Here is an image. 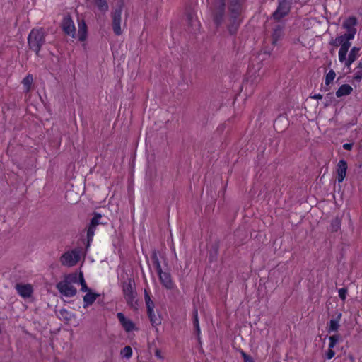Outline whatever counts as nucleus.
<instances>
[{
  "label": "nucleus",
  "instance_id": "1",
  "mask_svg": "<svg viewBox=\"0 0 362 362\" xmlns=\"http://www.w3.org/2000/svg\"><path fill=\"white\" fill-rule=\"evenodd\" d=\"M243 0H228V11L226 13V0H212L210 7L211 16L216 28L223 25L231 35H236L241 23L240 14Z\"/></svg>",
  "mask_w": 362,
  "mask_h": 362
},
{
  "label": "nucleus",
  "instance_id": "2",
  "mask_svg": "<svg viewBox=\"0 0 362 362\" xmlns=\"http://www.w3.org/2000/svg\"><path fill=\"white\" fill-rule=\"evenodd\" d=\"M46 35L43 28H33L28 35V46L37 55H39L41 47L45 43Z\"/></svg>",
  "mask_w": 362,
  "mask_h": 362
},
{
  "label": "nucleus",
  "instance_id": "3",
  "mask_svg": "<svg viewBox=\"0 0 362 362\" xmlns=\"http://www.w3.org/2000/svg\"><path fill=\"white\" fill-rule=\"evenodd\" d=\"M122 293L127 304L134 310L137 309L136 292L134 281L130 278L122 282Z\"/></svg>",
  "mask_w": 362,
  "mask_h": 362
},
{
  "label": "nucleus",
  "instance_id": "4",
  "mask_svg": "<svg viewBox=\"0 0 362 362\" xmlns=\"http://www.w3.org/2000/svg\"><path fill=\"white\" fill-rule=\"evenodd\" d=\"M124 7V3L123 1H119L117 3V6L110 13L111 17V25L112 28L113 33L115 35H121L122 34V30L121 28L122 23V13Z\"/></svg>",
  "mask_w": 362,
  "mask_h": 362
},
{
  "label": "nucleus",
  "instance_id": "5",
  "mask_svg": "<svg viewBox=\"0 0 362 362\" xmlns=\"http://www.w3.org/2000/svg\"><path fill=\"white\" fill-rule=\"evenodd\" d=\"M61 27L63 32L73 38L76 37V30L73 19L70 15H66L63 18L61 23Z\"/></svg>",
  "mask_w": 362,
  "mask_h": 362
},
{
  "label": "nucleus",
  "instance_id": "6",
  "mask_svg": "<svg viewBox=\"0 0 362 362\" xmlns=\"http://www.w3.org/2000/svg\"><path fill=\"white\" fill-rule=\"evenodd\" d=\"M79 253L76 250H71L64 253L61 258L60 262L62 265L66 267H73L79 261Z\"/></svg>",
  "mask_w": 362,
  "mask_h": 362
},
{
  "label": "nucleus",
  "instance_id": "7",
  "mask_svg": "<svg viewBox=\"0 0 362 362\" xmlns=\"http://www.w3.org/2000/svg\"><path fill=\"white\" fill-rule=\"evenodd\" d=\"M56 288L62 296L66 297H74L77 293L76 288L73 285L66 284L62 281L57 284Z\"/></svg>",
  "mask_w": 362,
  "mask_h": 362
},
{
  "label": "nucleus",
  "instance_id": "8",
  "mask_svg": "<svg viewBox=\"0 0 362 362\" xmlns=\"http://www.w3.org/2000/svg\"><path fill=\"white\" fill-rule=\"evenodd\" d=\"M291 9V4L279 1L276 10L274 12L272 16L275 20L279 21L285 16L288 15Z\"/></svg>",
  "mask_w": 362,
  "mask_h": 362
},
{
  "label": "nucleus",
  "instance_id": "9",
  "mask_svg": "<svg viewBox=\"0 0 362 362\" xmlns=\"http://www.w3.org/2000/svg\"><path fill=\"white\" fill-rule=\"evenodd\" d=\"M15 288L18 293L24 298L30 297L33 292V286L30 284H16Z\"/></svg>",
  "mask_w": 362,
  "mask_h": 362
},
{
  "label": "nucleus",
  "instance_id": "10",
  "mask_svg": "<svg viewBox=\"0 0 362 362\" xmlns=\"http://www.w3.org/2000/svg\"><path fill=\"white\" fill-rule=\"evenodd\" d=\"M117 317L126 332H129L135 329L134 323L131 320L127 318L123 313H118Z\"/></svg>",
  "mask_w": 362,
  "mask_h": 362
},
{
  "label": "nucleus",
  "instance_id": "11",
  "mask_svg": "<svg viewBox=\"0 0 362 362\" xmlns=\"http://www.w3.org/2000/svg\"><path fill=\"white\" fill-rule=\"evenodd\" d=\"M347 170V163L345 160H341L339 161L337 168V181L341 182L346 177Z\"/></svg>",
  "mask_w": 362,
  "mask_h": 362
},
{
  "label": "nucleus",
  "instance_id": "12",
  "mask_svg": "<svg viewBox=\"0 0 362 362\" xmlns=\"http://www.w3.org/2000/svg\"><path fill=\"white\" fill-rule=\"evenodd\" d=\"M159 276V279L160 283L165 286L166 288H173V281L171 280V276L168 272H158Z\"/></svg>",
  "mask_w": 362,
  "mask_h": 362
},
{
  "label": "nucleus",
  "instance_id": "13",
  "mask_svg": "<svg viewBox=\"0 0 362 362\" xmlns=\"http://www.w3.org/2000/svg\"><path fill=\"white\" fill-rule=\"evenodd\" d=\"M284 35V27L281 25H276L273 28L272 34V43L275 45Z\"/></svg>",
  "mask_w": 362,
  "mask_h": 362
},
{
  "label": "nucleus",
  "instance_id": "14",
  "mask_svg": "<svg viewBox=\"0 0 362 362\" xmlns=\"http://www.w3.org/2000/svg\"><path fill=\"white\" fill-rule=\"evenodd\" d=\"M78 38L81 42L86 40L87 37V25L83 19L78 20Z\"/></svg>",
  "mask_w": 362,
  "mask_h": 362
},
{
  "label": "nucleus",
  "instance_id": "15",
  "mask_svg": "<svg viewBox=\"0 0 362 362\" xmlns=\"http://www.w3.org/2000/svg\"><path fill=\"white\" fill-rule=\"evenodd\" d=\"M99 296V294L93 293L91 291L87 292L83 296V308H86L89 305H91Z\"/></svg>",
  "mask_w": 362,
  "mask_h": 362
},
{
  "label": "nucleus",
  "instance_id": "16",
  "mask_svg": "<svg viewBox=\"0 0 362 362\" xmlns=\"http://www.w3.org/2000/svg\"><path fill=\"white\" fill-rule=\"evenodd\" d=\"M341 313H337L336 317L330 320L329 325L327 329V332L329 333H331L332 332H337L339 329V321L341 318Z\"/></svg>",
  "mask_w": 362,
  "mask_h": 362
},
{
  "label": "nucleus",
  "instance_id": "17",
  "mask_svg": "<svg viewBox=\"0 0 362 362\" xmlns=\"http://www.w3.org/2000/svg\"><path fill=\"white\" fill-rule=\"evenodd\" d=\"M359 50L360 49L356 47H354L349 54V57L348 58L346 59V62H345V66H347V67H349L351 66V64L358 59V57H359Z\"/></svg>",
  "mask_w": 362,
  "mask_h": 362
},
{
  "label": "nucleus",
  "instance_id": "18",
  "mask_svg": "<svg viewBox=\"0 0 362 362\" xmlns=\"http://www.w3.org/2000/svg\"><path fill=\"white\" fill-rule=\"evenodd\" d=\"M357 21L355 17H349L343 23V27L347 30L348 33H351V31L354 32V35L356 33V29L354 28Z\"/></svg>",
  "mask_w": 362,
  "mask_h": 362
},
{
  "label": "nucleus",
  "instance_id": "19",
  "mask_svg": "<svg viewBox=\"0 0 362 362\" xmlns=\"http://www.w3.org/2000/svg\"><path fill=\"white\" fill-rule=\"evenodd\" d=\"M93 2L98 11L103 13H105L109 10L107 0H93Z\"/></svg>",
  "mask_w": 362,
  "mask_h": 362
},
{
  "label": "nucleus",
  "instance_id": "20",
  "mask_svg": "<svg viewBox=\"0 0 362 362\" xmlns=\"http://www.w3.org/2000/svg\"><path fill=\"white\" fill-rule=\"evenodd\" d=\"M354 37V32L351 31V33H345L342 35L338 37L339 40L340 46L342 45H351V42H349Z\"/></svg>",
  "mask_w": 362,
  "mask_h": 362
},
{
  "label": "nucleus",
  "instance_id": "21",
  "mask_svg": "<svg viewBox=\"0 0 362 362\" xmlns=\"http://www.w3.org/2000/svg\"><path fill=\"white\" fill-rule=\"evenodd\" d=\"M352 90H353V88L351 86H349L348 84H344V85L341 86L339 88V89L337 90L336 95L338 98H340V97H342L344 95H348L351 93Z\"/></svg>",
  "mask_w": 362,
  "mask_h": 362
},
{
  "label": "nucleus",
  "instance_id": "22",
  "mask_svg": "<svg viewBox=\"0 0 362 362\" xmlns=\"http://www.w3.org/2000/svg\"><path fill=\"white\" fill-rule=\"evenodd\" d=\"M192 317H193V325L194 328L195 333L197 334L198 340L200 339V327L199 323V318H198V311L197 309H194L192 313Z\"/></svg>",
  "mask_w": 362,
  "mask_h": 362
},
{
  "label": "nucleus",
  "instance_id": "23",
  "mask_svg": "<svg viewBox=\"0 0 362 362\" xmlns=\"http://www.w3.org/2000/svg\"><path fill=\"white\" fill-rule=\"evenodd\" d=\"M144 300H145V303H146V306L147 308V311L151 312L153 310V309L154 308L155 305L151 298L150 292L148 291H147L146 289L144 290Z\"/></svg>",
  "mask_w": 362,
  "mask_h": 362
},
{
  "label": "nucleus",
  "instance_id": "24",
  "mask_svg": "<svg viewBox=\"0 0 362 362\" xmlns=\"http://www.w3.org/2000/svg\"><path fill=\"white\" fill-rule=\"evenodd\" d=\"M351 45H342L341 46L339 51V60L340 62H346V54L348 52L349 49L350 48Z\"/></svg>",
  "mask_w": 362,
  "mask_h": 362
},
{
  "label": "nucleus",
  "instance_id": "25",
  "mask_svg": "<svg viewBox=\"0 0 362 362\" xmlns=\"http://www.w3.org/2000/svg\"><path fill=\"white\" fill-rule=\"evenodd\" d=\"M79 281V275L76 273H71L64 276V280L62 281L66 282V284L72 285V284L78 283Z\"/></svg>",
  "mask_w": 362,
  "mask_h": 362
},
{
  "label": "nucleus",
  "instance_id": "26",
  "mask_svg": "<svg viewBox=\"0 0 362 362\" xmlns=\"http://www.w3.org/2000/svg\"><path fill=\"white\" fill-rule=\"evenodd\" d=\"M147 313H148V316L149 317V320H150V321L151 322V325L153 327H156V326L159 325L161 323V320H160V317L157 316L155 314L153 310L151 312L147 311Z\"/></svg>",
  "mask_w": 362,
  "mask_h": 362
},
{
  "label": "nucleus",
  "instance_id": "27",
  "mask_svg": "<svg viewBox=\"0 0 362 362\" xmlns=\"http://www.w3.org/2000/svg\"><path fill=\"white\" fill-rule=\"evenodd\" d=\"M97 226H93L91 223H89L88 229H87V246L90 245V243L93 240V238L95 234V230Z\"/></svg>",
  "mask_w": 362,
  "mask_h": 362
},
{
  "label": "nucleus",
  "instance_id": "28",
  "mask_svg": "<svg viewBox=\"0 0 362 362\" xmlns=\"http://www.w3.org/2000/svg\"><path fill=\"white\" fill-rule=\"evenodd\" d=\"M72 317V313L68 311L66 309H61L59 312V317L64 321H70Z\"/></svg>",
  "mask_w": 362,
  "mask_h": 362
},
{
  "label": "nucleus",
  "instance_id": "29",
  "mask_svg": "<svg viewBox=\"0 0 362 362\" xmlns=\"http://www.w3.org/2000/svg\"><path fill=\"white\" fill-rule=\"evenodd\" d=\"M341 228V220L338 217L334 218L330 224V230L332 232L338 231Z\"/></svg>",
  "mask_w": 362,
  "mask_h": 362
},
{
  "label": "nucleus",
  "instance_id": "30",
  "mask_svg": "<svg viewBox=\"0 0 362 362\" xmlns=\"http://www.w3.org/2000/svg\"><path fill=\"white\" fill-rule=\"evenodd\" d=\"M354 79L360 82L362 79V61H361L356 67V71L354 76Z\"/></svg>",
  "mask_w": 362,
  "mask_h": 362
},
{
  "label": "nucleus",
  "instance_id": "31",
  "mask_svg": "<svg viewBox=\"0 0 362 362\" xmlns=\"http://www.w3.org/2000/svg\"><path fill=\"white\" fill-rule=\"evenodd\" d=\"M151 258H152V261H153V265L155 266L157 273L159 272H161V270H162L161 265L160 264V262H159V259H158L156 252H154L153 253Z\"/></svg>",
  "mask_w": 362,
  "mask_h": 362
},
{
  "label": "nucleus",
  "instance_id": "32",
  "mask_svg": "<svg viewBox=\"0 0 362 362\" xmlns=\"http://www.w3.org/2000/svg\"><path fill=\"white\" fill-rule=\"evenodd\" d=\"M79 281V283H80V284L81 286V291H83V292H88V291H91L87 286V284H86V283L85 281V279L83 278V274L82 272H80V274H79V281Z\"/></svg>",
  "mask_w": 362,
  "mask_h": 362
},
{
  "label": "nucleus",
  "instance_id": "33",
  "mask_svg": "<svg viewBox=\"0 0 362 362\" xmlns=\"http://www.w3.org/2000/svg\"><path fill=\"white\" fill-rule=\"evenodd\" d=\"M341 339V337L339 334H334L332 336H330L329 337V348H334L337 343Z\"/></svg>",
  "mask_w": 362,
  "mask_h": 362
},
{
  "label": "nucleus",
  "instance_id": "34",
  "mask_svg": "<svg viewBox=\"0 0 362 362\" xmlns=\"http://www.w3.org/2000/svg\"><path fill=\"white\" fill-rule=\"evenodd\" d=\"M120 354L122 357L129 358L132 355V349L129 346H126L121 350Z\"/></svg>",
  "mask_w": 362,
  "mask_h": 362
},
{
  "label": "nucleus",
  "instance_id": "35",
  "mask_svg": "<svg viewBox=\"0 0 362 362\" xmlns=\"http://www.w3.org/2000/svg\"><path fill=\"white\" fill-rule=\"evenodd\" d=\"M33 76L30 75V74H28V76H26L23 79V84L24 85V86L26 87L27 88V90H28L30 88V86L33 83Z\"/></svg>",
  "mask_w": 362,
  "mask_h": 362
},
{
  "label": "nucleus",
  "instance_id": "36",
  "mask_svg": "<svg viewBox=\"0 0 362 362\" xmlns=\"http://www.w3.org/2000/svg\"><path fill=\"white\" fill-rule=\"evenodd\" d=\"M335 76H336L335 72L332 69L330 70L326 75L325 84L329 85V83H331L333 81V80L334 79Z\"/></svg>",
  "mask_w": 362,
  "mask_h": 362
},
{
  "label": "nucleus",
  "instance_id": "37",
  "mask_svg": "<svg viewBox=\"0 0 362 362\" xmlns=\"http://www.w3.org/2000/svg\"><path fill=\"white\" fill-rule=\"evenodd\" d=\"M102 216L98 213H95L94 216L90 220V223L92 224L93 226H98L100 223V220L101 219Z\"/></svg>",
  "mask_w": 362,
  "mask_h": 362
},
{
  "label": "nucleus",
  "instance_id": "38",
  "mask_svg": "<svg viewBox=\"0 0 362 362\" xmlns=\"http://www.w3.org/2000/svg\"><path fill=\"white\" fill-rule=\"evenodd\" d=\"M347 289L345 288L339 290V296L341 300H345L346 298Z\"/></svg>",
  "mask_w": 362,
  "mask_h": 362
},
{
  "label": "nucleus",
  "instance_id": "39",
  "mask_svg": "<svg viewBox=\"0 0 362 362\" xmlns=\"http://www.w3.org/2000/svg\"><path fill=\"white\" fill-rule=\"evenodd\" d=\"M333 348H329L327 352L326 353V358L327 359H331L332 358L334 355H335V352L334 350H332Z\"/></svg>",
  "mask_w": 362,
  "mask_h": 362
},
{
  "label": "nucleus",
  "instance_id": "40",
  "mask_svg": "<svg viewBox=\"0 0 362 362\" xmlns=\"http://www.w3.org/2000/svg\"><path fill=\"white\" fill-rule=\"evenodd\" d=\"M242 356L243 357L244 362H254L252 357L243 351L242 352Z\"/></svg>",
  "mask_w": 362,
  "mask_h": 362
},
{
  "label": "nucleus",
  "instance_id": "41",
  "mask_svg": "<svg viewBox=\"0 0 362 362\" xmlns=\"http://www.w3.org/2000/svg\"><path fill=\"white\" fill-rule=\"evenodd\" d=\"M329 44H330L331 45H333V46H335V47H338V46H339V45H340V44H339V38H338V37H337L336 39L331 40V41H330V42H329Z\"/></svg>",
  "mask_w": 362,
  "mask_h": 362
},
{
  "label": "nucleus",
  "instance_id": "42",
  "mask_svg": "<svg viewBox=\"0 0 362 362\" xmlns=\"http://www.w3.org/2000/svg\"><path fill=\"white\" fill-rule=\"evenodd\" d=\"M352 147H353V144H349V143H346L343 145L344 149L348 150V151L351 150Z\"/></svg>",
  "mask_w": 362,
  "mask_h": 362
},
{
  "label": "nucleus",
  "instance_id": "43",
  "mask_svg": "<svg viewBox=\"0 0 362 362\" xmlns=\"http://www.w3.org/2000/svg\"><path fill=\"white\" fill-rule=\"evenodd\" d=\"M311 98H314V99H317V100L322 99V95L317 93V94H315L314 95H312Z\"/></svg>",
  "mask_w": 362,
  "mask_h": 362
},
{
  "label": "nucleus",
  "instance_id": "44",
  "mask_svg": "<svg viewBox=\"0 0 362 362\" xmlns=\"http://www.w3.org/2000/svg\"><path fill=\"white\" fill-rule=\"evenodd\" d=\"M278 1L284 2V3H288L291 4L292 0H278Z\"/></svg>",
  "mask_w": 362,
  "mask_h": 362
},
{
  "label": "nucleus",
  "instance_id": "45",
  "mask_svg": "<svg viewBox=\"0 0 362 362\" xmlns=\"http://www.w3.org/2000/svg\"><path fill=\"white\" fill-rule=\"evenodd\" d=\"M281 118H278L275 120L274 126L276 127L277 124L281 121Z\"/></svg>",
  "mask_w": 362,
  "mask_h": 362
},
{
  "label": "nucleus",
  "instance_id": "46",
  "mask_svg": "<svg viewBox=\"0 0 362 362\" xmlns=\"http://www.w3.org/2000/svg\"><path fill=\"white\" fill-rule=\"evenodd\" d=\"M156 355L158 356V357H160V351L158 350L156 351Z\"/></svg>",
  "mask_w": 362,
  "mask_h": 362
},
{
  "label": "nucleus",
  "instance_id": "47",
  "mask_svg": "<svg viewBox=\"0 0 362 362\" xmlns=\"http://www.w3.org/2000/svg\"><path fill=\"white\" fill-rule=\"evenodd\" d=\"M188 19H189V21H192V18L191 15L188 16Z\"/></svg>",
  "mask_w": 362,
  "mask_h": 362
}]
</instances>
